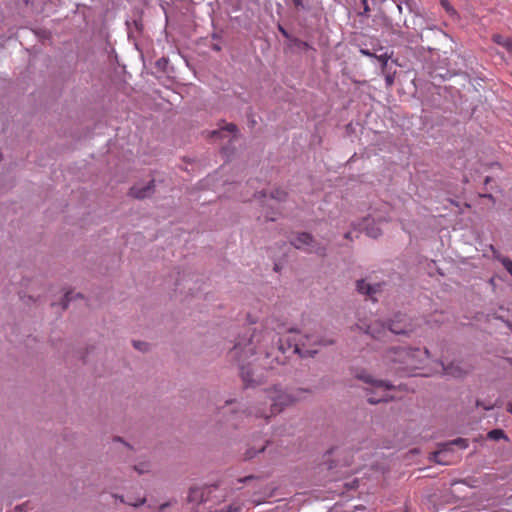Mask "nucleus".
Wrapping results in <instances>:
<instances>
[{
  "label": "nucleus",
  "instance_id": "obj_1",
  "mask_svg": "<svg viewBox=\"0 0 512 512\" xmlns=\"http://www.w3.org/2000/svg\"><path fill=\"white\" fill-rule=\"evenodd\" d=\"M286 331L283 324L278 323L274 318L266 319L265 322L254 328H248L241 335L231 351L232 357L244 362L251 356H256L253 362L263 369H274L286 362V353L299 354L301 357L313 356L317 353L311 345H328L331 341L322 342L317 336L302 335L299 332L287 329L291 334L287 338V346L282 343L279 336Z\"/></svg>",
  "mask_w": 512,
  "mask_h": 512
},
{
  "label": "nucleus",
  "instance_id": "obj_2",
  "mask_svg": "<svg viewBox=\"0 0 512 512\" xmlns=\"http://www.w3.org/2000/svg\"><path fill=\"white\" fill-rule=\"evenodd\" d=\"M305 390L286 392L278 387H272L262 392L257 400L249 406L243 414L248 417L263 420L265 423L272 417L279 414L285 407L300 401Z\"/></svg>",
  "mask_w": 512,
  "mask_h": 512
},
{
  "label": "nucleus",
  "instance_id": "obj_3",
  "mask_svg": "<svg viewBox=\"0 0 512 512\" xmlns=\"http://www.w3.org/2000/svg\"><path fill=\"white\" fill-rule=\"evenodd\" d=\"M428 358L427 349L391 348L384 353L382 364L387 372L411 375L420 369Z\"/></svg>",
  "mask_w": 512,
  "mask_h": 512
},
{
  "label": "nucleus",
  "instance_id": "obj_4",
  "mask_svg": "<svg viewBox=\"0 0 512 512\" xmlns=\"http://www.w3.org/2000/svg\"><path fill=\"white\" fill-rule=\"evenodd\" d=\"M356 328L376 340L384 339L388 332L396 335L410 334L413 332L412 324L407 322L406 316L404 315L397 316V320H392L388 327L380 321H373L370 324L360 322L356 325Z\"/></svg>",
  "mask_w": 512,
  "mask_h": 512
},
{
  "label": "nucleus",
  "instance_id": "obj_5",
  "mask_svg": "<svg viewBox=\"0 0 512 512\" xmlns=\"http://www.w3.org/2000/svg\"><path fill=\"white\" fill-rule=\"evenodd\" d=\"M358 378L371 386V395L368 396L369 403L377 404L379 402H386L393 399V396L389 394V391L392 390L393 387L387 382L375 380L367 373L359 374Z\"/></svg>",
  "mask_w": 512,
  "mask_h": 512
},
{
  "label": "nucleus",
  "instance_id": "obj_6",
  "mask_svg": "<svg viewBox=\"0 0 512 512\" xmlns=\"http://www.w3.org/2000/svg\"><path fill=\"white\" fill-rule=\"evenodd\" d=\"M291 244L300 250L309 253H316L322 255L324 253V247L318 245L313 237L305 232L298 233L292 240Z\"/></svg>",
  "mask_w": 512,
  "mask_h": 512
},
{
  "label": "nucleus",
  "instance_id": "obj_7",
  "mask_svg": "<svg viewBox=\"0 0 512 512\" xmlns=\"http://www.w3.org/2000/svg\"><path fill=\"white\" fill-rule=\"evenodd\" d=\"M453 445H456L461 449H466L468 447V441H467V439H464V438H457L449 443L443 444L442 447L438 451L433 453V459L439 464H444V465L449 464L450 461L446 459V455L450 451V446H453Z\"/></svg>",
  "mask_w": 512,
  "mask_h": 512
},
{
  "label": "nucleus",
  "instance_id": "obj_8",
  "mask_svg": "<svg viewBox=\"0 0 512 512\" xmlns=\"http://www.w3.org/2000/svg\"><path fill=\"white\" fill-rule=\"evenodd\" d=\"M240 374L243 382L247 386H254L261 383V374L256 369H250L244 363L240 364Z\"/></svg>",
  "mask_w": 512,
  "mask_h": 512
},
{
  "label": "nucleus",
  "instance_id": "obj_9",
  "mask_svg": "<svg viewBox=\"0 0 512 512\" xmlns=\"http://www.w3.org/2000/svg\"><path fill=\"white\" fill-rule=\"evenodd\" d=\"M187 499L191 503H201L203 501H206V488L192 487L189 490Z\"/></svg>",
  "mask_w": 512,
  "mask_h": 512
},
{
  "label": "nucleus",
  "instance_id": "obj_10",
  "mask_svg": "<svg viewBox=\"0 0 512 512\" xmlns=\"http://www.w3.org/2000/svg\"><path fill=\"white\" fill-rule=\"evenodd\" d=\"M380 287V284L371 285L364 280L357 281V290L362 294L373 296L380 291Z\"/></svg>",
  "mask_w": 512,
  "mask_h": 512
},
{
  "label": "nucleus",
  "instance_id": "obj_11",
  "mask_svg": "<svg viewBox=\"0 0 512 512\" xmlns=\"http://www.w3.org/2000/svg\"><path fill=\"white\" fill-rule=\"evenodd\" d=\"M153 189V181H151L148 185L145 187L139 188L138 186H134L130 190V194L138 199H143L145 197H148L152 193Z\"/></svg>",
  "mask_w": 512,
  "mask_h": 512
},
{
  "label": "nucleus",
  "instance_id": "obj_12",
  "mask_svg": "<svg viewBox=\"0 0 512 512\" xmlns=\"http://www.w3.org/2000/svg\"><path fill=\"white\" fill-rule=\"evenodd\" d=\"M443 374L445 375H451L454 377H460L463 375L464 371L458 364H450L448 366H445L443 363H441Z\"/></svg>",
  "mask_w": 512,
  "mask_h": 512
},
{
  "label": "nucleus",
  "instance_id": "obj_13",
  "mask_svg": "<svg viewBox=\"0 0 512 512\" xmlns=\"http://www.w3.org/2000/svg\"><path fill=\"white\" fill-rule=\"evenodd\" d=\"M492 40L496 44L504 47L512 55V39L511 38H505L499 34H494L492 36Z\"/></svg>",
  "mask_w": 512,
  "mask_h": 512
},
{
  "label": "nucleus",
  "instance_id": "obj_14",
  "mask_svg": "<svg viewBox=\"0 0 512 512\" xmlns=\"http://www.w3.org/2000/svg\"><path fill=\"white\" fill-rule=\"evenodd\" d=\"M368 222L369 219H365L363 224L360 225L366 231V234L372 238H377L380 236L381 230L378 227H369Z\"/></svg>",
  "mask_w": 512,
  "mask_h": 512
},
{
  "label": "nucleus",
  "instance_id": "obj_15",
  "mask_svg": "<svg viewBox=\"0 0 512 512\" xmlns=\"http://www.w3.org/2000/svg\"><path fill=\"white\" fill-rule=\"evenodd\" d=\"M236 131H237L236 125H234V124H227L224 128H222V129H220L218 131H213L212 132V136L213 137H215V136L222 137L224 135V133H229V134H233V137H234Z\"/></svg>",
  "mask_w": 512,
  "mask_h": 512
},
{
  "label": "nucleus",
  "instance_id": "obj_16",
  "mask_svg": "<svg viewBox=\"0 0 512 512\" xmlns=\"http://www.w3.org/2000/svg\"><path fill=\"white\" fill-rule=\"evenodd\" d=\"M487 437L491 440L497 441L500 439L508 440V437L501 429H494L488 432Z\"/></svg>",
  "mask_w": 512,
  "mask_h": 512
},
{
  "label": "nucleus",
  "instance_id": "obj_17",
  "mask_svg": "<svg viewBox=\"0 0 512 512\" xmlns=\"http://www.w3.org/2000/svg\"><path fill=\"white\" fill-rule=\"evenodd\" d=\"M134 470L139 474L143 475L149 473L151 470V465L147 461L140 462L139 464L134 466Z\"/></svg>",
  "mask_w": 512,
  "mask_h": 512
},
{
  "label": "nucleus",
  "instance_id": "obj_18",
  "mask_svg": "<svg viewBox=\"0 0 512 512\" xmlns=\"http://www.w3.org/2000/svg\"><path fill=\"white\" fill-rule=\"evenodd\" d=\"M287 197V193L282 189H276L275 191L271 192L270 199L272 201L281 202L284 201Z\"/></svg>",
  "mask_w": 512,
  "mask_h": 512
},
{
  "label": "nucleus",
  "instance_id": "obj_19",
  "mask_svg": "<svg viewBox=\"0 0 512 512\" xmlns=\"http://www.w3.org/2000/svg\"><path fill=\"white\" fill-rule=\"evenodd\" d=\"M382 73L385 76V82L387 87H391L394 84L395 80V71H390L388 68H386L385 71H382Z\"/></svg>",
  "mask_w": 512,
  "mask_h": 512
},
{
  "label": "nucleus",
  "instance_id": "obj_20",
  "mask_svg": "<svg viewBox=\"0 0 512 512\" xmlns=\"http://www.w3.org/2000/svg\"><path fill=\"white\" fill-rule=\"evenodd\" d=\"M375 58L381 63L382 71H385L388 68V60L390 56L387 53H384L379 56H375Z\"/></svg>",
  "mask_w": 512,
  "mask_h": 512
},
{
  "label": "nucleus",
  "instance_id": "obj_21",
  "mask_svg": "<svg viewBox=\"0 0 512 512\" xmlns=\"http://www.w3.org/2000/svg\"><path fill=\"white\" fill-rule=\"evenodd\" d=\"M240 510H241V507L239 505L232 504V505L222 508L216 512H240Z\"/></svg>",
  "mask_w": 512,
  "mask_h": 512
},
{
  "label": "nucleus",
  "instance_id": "obj_22",
  "mask_svg": "<svg viewBox=\"0 0 512 512\" xmlns=\"http://www.w3.org/2000/svg\"><path fill=\"white\" fill-rule=\"evenodd\" d=\"M264 449H265V446H264V445H262V446H261L258 450H256V451H254V450H252V449H249V450L246 452V454H245V458H246V459H251V458H253L257 453H260V452L264 451Z\"/></svg>",
  "mask_w": 512,
  "mask_h": 512
},
{
  "label": "nucleus",
  "instance_id": "obj_23",
  "mask_svg": "<svg viewBox=\"0 0 512 512\" xmlns=\"http://www.w3.org/2000/svg\"><path fill=\"white\" fill-rule=\"evenodd\" d=\"M502 264L506 268V270L512 275V261L508 258H503Z\"/></svg>",
  "mask_w": 512,
  "mask_h": 512
},
{
  "label": "nucleus",
  "instance_id": "obj_24",
  "mask_svg": "<svg viewBox=\"0 0 512 512\" xmlns=\"http://www.w3.org/2000/svg\"><path fill=\"white\" fill-rule=\"evenodd\" d=\"M361 3L363 5V12L361 14L362 15H368V13L370 12V7H369V4H368V0H361Z\"/></svg>",
  "mask_w": 512,
  "mask_h": 512
},
{
  "label": "nucleus",
  "instance_id": "obj_25",
  "mask_svg": "<svg viewBox=\"0 0 512 512\" xmlns=\"http://www.w3.org/2000/svg\"><path fill=\"white\" fill-rule=\"evenodd\" d=\"M477 406L482 407L484 410H490L494 407V404H492V403L482 404L480 401H477Z\"/></svg>",
  "mask_w": 512,
  "mask_h": 512
},
{
  "label": "nucleus",
  "instance_id": "obj_26",
  "mask_svg": "<svg viewBox=\"0 0 512 512\" xmlns=\"http://www.w3.org/2000/svg\"><path fill=\"white\" fill-rule=\"evenodd\" d=\"M114 443L120 444L124 449H130L129 445L123 442L120 438H115Z\"/></svg>",
  "mask_w": 512,
  "mask_h": 512
},
{
  "label": "nucleus",
  "instance_id": "obj_27",
  "mask_svg": "<svg viewBox=\"0 0 512 512\" xmlns=\"http://www.w3.org/2000/svg\"><path fill=\"white\" fill-rule=\"evenodd\" d=\"M134 346L139 350H146V343L143 342H134Z\"/></svg>",
  "mask_w": 512,
  "mask_h": 512
},
{
  "label": "nucleus",
  "instance_id": "obj_28",
  "mask_svg": "<svg viewBox=\"0 0 512 512\" xmlns=\"http://www.w3.org/2000/svg\"><path fill=\"white\" fill-rule=\"evenodd\" d=\"M293 3L296 8H302V9L305 8L302 0H293Z\"/></svg>",
  "mask_w": 512,
  "mask_h": 512
},
{
  "label": "nucleus",
  "instance_id": "obj_29",
  "mask_svg": "<svg viewBox=\"0 0 512 512\" xmlns=\"http://www.w3.org/2000/svg\"><path fill=\"white\" fill-rule=\"evenodd\" d=\"M361 53L368 57H375L369 50L361 49Z\"/></svg>",
  "mask_w": 512,
  "mask_h": 512
},
{
  "label": "nucleus",
  "instance_id": "obj_30",
  "mask_svg": "<svg viewBox=\"0 0 512 512\" xmlns=\"http://www.w3.org/2000/svg\"><path fill=\"white\" fill-rule=\"evenodd\" d=\"M144 502H145V499L141 498L139 501L134 502V503H130V504L133 505V506H139V505L143 504Z\"/></svg>",
  "mask_w": 512,
  "mask_h": 512
},
{
  "label": "nucleus",
  "instance_id": "obj_31",
  "mask_svg": "<svg viewBox=\"0 0 512 512\" xmlns=\"http://www.w3.org/2000/svg\"><path fill=\"white\" fill-rule=\"evenodd\" d=\"M70 294H71V293H66V295H65V303H64V307H66V306H67V303H68V302L70 301V299H71V298H70Z\"/></svg>",
  "mask_w": 512,
  "mask_h": 512
},
{
  "label": "nucleus",
  "instance_id": "obj_32",
  "mask_svg": "<svg viewBox=\"0 0 512 512\" xmlns=\"http://www.w3.org/2000/svg\"><path fill=\"white\" fill-rule=\"evenodd\" d=\"M279 30H280V32H281L284 36H286V37H287V32H286V30H285L283 27H281V26H280V27H279Z\"/></svg>",
  "mask_w": 512,
  "mask_h": 512
},
{
  "label": "nucleus",
  "instance_id": "obj_33",
  "mask_svg": "<svg viewBox=\"0 0 512 512\" xmlns=\"http://www.w3.org/2000/svg\"><path fill=\"white\" fill-rule=\"evenodd\" d=\"M168 505H169L168 503L162 504L160 506V509H159L160 511L159 512H162L166 507H168Z\"/></svg>",
  "mask_w": 512,
  "mask_h": 512
},
{
  "label": "nucleus",
  "instance_id": "obj_34",
  "mask_svg": "<svg viewBox=\"0 0 512 512\" xmlns=\"http://www.w3.org/2000/svg\"><path fill=\"white\" fill-rule=\"evenodd\" d=\"M350 236H351V232H347V233L345 234V238H346V239H350Z\"/></svg>",
  "mask_w": 512,
  "mask_h": 512
},
{
  "label": "nucleus",
  "instance_id": "obj_35",
  "mask_svg": "<svg viewBox=\"0 0 512 512\" xmlns=\"http://www.w3.org/2000/svg\"><path fill=\"white\" fill-rule=\"evenodd\" d=\"M507 410L512 413V404H508Z\"/></svg>",
  "mask_w": 512,
  "mask_h": 512
},
{
  "label": "nucleus",
  "instance_id": "obj_36",
  "mask_svg": "<svg viewBox=\"0 0 512 512\" xmlns=\"http://www.w3.org/2000/svg\"><path fill=\"white\" fill-rule=\"evenodd\" d=\"M251 479H252V477H251V476H249V477H246V478H244V479H241L240 481H247V480H251Z\"/></svg>",
  "mask_w": 512,
  "mask_h": 512
},
{
  "label": "nucleus",
  "instance_id": "obj_37",
  "mask_svg": "<svg viewBox=\"0 0 512 512\" xmlns=\"http://www.w3.org/2000/svg\"><path fill=\"white\" fill-rule=\"evenodd\" d=\"M267 219H269V220H271V221H274V220H275V218H274V217H272V216H267Z\"/></svg>",
  "mask_w": 512,
  "mask_h": 512
}]
</instances>
